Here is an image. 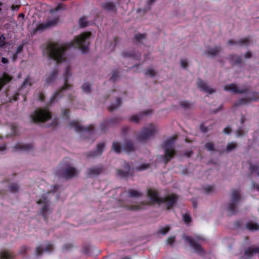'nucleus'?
Returning <instances> with one entry per match:
<instances>
[{"label":"nucleus","mask_w":259,"mask_h":259,"mask_svg":"<svg viewBox=\"0 0 259 259\" xmlns=\"http://www.w3.org/2000/svg\"><path fill=\"white\" fill-rule=\"evenodd\" d=\"M73 245L71 243H66L63 246V250H70L72 247Z\"/></svg>","instance_id":"bf43d9fd"},{"label":"nucleus","mask_w":259,"mask_h":259,"mask_svg":"<svg viewBox=\"0 0 259 259\" xmlns=\"http://www.w3.org/2000/svg\"><path fill=\"white\" fill-rule=\"evenodd\" d=\"M43 251H44V249L42 248L41 246H38L36 248L35 252H36V255L39 256V255H40L41 254V253H42Z\"/></svg>","instance_id":"13d9d810"},{"label":"nucleus","mask_w":259,"mask_h":259,"mask_svg":"<svg viewBox=\"0 0 259 259\" xmlns=\"http://www.w3.org/2000/svg\"><path fill=\"white\" fill-rule=\"evenodd\" d=\"M15 256L16 255L7 250H4L0 252V259H14Z\"/></svg>","instance_id":"c756f323"},{"label":"nucleus","mask_w":259,"mask_h":259,"mask_svg":"<svg viewBox=\"0 0 259 259\" xmlns=\"http://www.w3.org/2000/svg\"><path fill=\"white\" fill-rule=\"evenodd\" d=\"M69 126L71 128H74L76 132H82L83 134L90 136L94 133L95 127L93 125L91 124L86 127H83L78 124L77 121H73L69 123Z\"/></svg>","instance_id":"6e6552de"},{"label":"nucleus","mask_w":259,"mask_h":259,"mask_svg":"<svg viewBox=\"0 0 259 259\" xmlns=\"http://www.w3.org/2000/svg\"><path fill=\"white\" fill-rule=\"evenodd\" d=\"M237 147V143L234 142H231L227 144L225 151L226 152L229 153L235 150Z\"/></svg>","instance_id":"72a5a7b5"},{"label":"nucleus","mask_w":259,"mask_h":259,"mask_svg":"<svg viewBox=\"0 0 259 259\" xmlns=\"http://www.w3.org/2000/svg\"><path fill=\"white\" fill-rule=\"evenodd\" d=\"M121 105V98L120 97H115V103H112L108 107V110L110 112H112Z\"/></svg>","instance_id":"c85d7f7f"},{"label":"nucleus","mask_w":259,"mask_h":259,"mask_svg":"<svg viewBox=\"0 0 259 259\" xmlns=\"http://www.w3.org/2000/svg\"><path fill=\"white\" fill-rule=\"evenodd\" d=\"M150 167V164L149 163H142L140 165L137 166L135 168V169L137 171H143L146 169L149 168Z\"/></svg>","instance_id":"79ce46f5"},{"label":"nucleus","mask_w":259,"mask_h":259,"mask_svg":"<svg viewBox=\"0 0 259 259\" xmlns=\"http://www.w3.org/2000/svg\"><path fill=\"white\" fill-rule=\"evenodd\" d=\"M204 147L209 151H214L215 150L214 144L211 142H206L205 144Z\"/></svg>","instance_id":"58836bf2"},{"label":"nucleus","mask_w":259,"mask_h":259,"mask_svg":"<svg viewBox=\"0 0 259 259\" xmlns=\"http://www.w3.org/2000/svg\"><path fill=\"white\" fill-rule=\"evenodd\" d=\"M23 44H21L20 45L17 49V50H16V54H19L21 52H22V51H23Z\"/></svg>","instance_id":"774afa93"},{"label":"nucleus","mask_w":259,"mask_h":259,"mask_svg":"<svg viewBox=\"0 0 259 259\" xmlns=\"http://www.w3.org/2000/svg\"><path fill=\"white\" fill-rule=\"evenodd\" d=\"M222 50L221 46H215L213 48H209L205 52V54L208 56H215L217 55Z\"/></svg>","instance_id":"b1692460"},{"label":"nucleus","mask_w":259,"mask_h":259,"mask_svg":"<svg viewBox=\"0 0 259 259\" xmlns=\"http://www.w3.org/2000/svg\"><path fill=\"white\" fill-rule=\"evenodd\" d=\"M30 249L29 247L23 245L21 247L20 250L19 251V254H25L27 253V252Z\"/></svg>","instance_id":"09e8293b"},{"label":"nucleus","mask_w":259,"mask_h":259,"mask_svg":"<svg viewBox=\"0 0 259 259\" xmlns=\"http://www.w3.org/2000/svg\"><path fill=\"white\" fill-rule=\"evenodd\" d=\"M197 84L198 87L204 92L211 94L215 92L213 89L210 88L207 84L201 79H198Z\"/></svg>","instance_id":"6ab92c4d"},{"label":"nucleus","mask_w":259,"mask_h":259,"mask_svg":"<svg viewBox=\"0 0 259 259\" xmlns=\"http://www.w3.org/2000/svg\"><path fill=\"white\" fill-rule=\"evenodd\" d=\"M92 36L90 31L84 32L80 35L63 45L58 42H49L41 46L43 54L48 59H53L57 63H61L65 60V53L68 48H77L81 50L83 53H86L89 49V39Z\"/></svg>","instance_id":"f257e3e1"},{"label":"nucleus","mask_w":259,"mask_h":259,"mask_svg":"<svg viewBox=\"0 0 259 259\" xmlns=\"http://www.w3.org/2000/svg\"><path fill=\"white\" fill-rule=\"evenodd\" d=\"M53 249V246L51 244H48L45 247L44 250L45 251H51Z\"/></svg>","instance_id":"e2e57ef3"},{"label":"nucleus","mask_w":259,"mask_h":259,"mask_svg":"<svg viewBox=\"0 0 259 259\" xmlns=\"http://www.w3.org/2000/svg\"><path fill=\"white\" fill-rule=\"evenodd\" d=\"M12 80V77L6 73H4L2 77L0 78V90L3 87Z\"/></svg>","instance_id":"cd10ccee"},{"label":"nucleus","mask_w":259,"mask_h":259,"mask_svg":"<svg viewBox=\"0 0 259 259\" xmlns=\"http://www.w3.org/2000/svg\"><path fill=\"white\" fill-rule=\"evenodd\" d=\"M9 190L11 193H17L19 190V186L17 184L12 183L10 185Z\"/></svg>","instance_id":"a19ab883"},{"label":"nucleus","mask_w":259,"mask_h":259,"mask_svg":"<svg viewBox=\"0 0 259 259\" xmlns=\"http://www.w3.org/2000/svg\"><path fill=\"white\" fill-rule=\"evenodd\" d=\"M6 37L4 34L0 36V47H3L6 45Z\"/></svg>","instance_id":"6e6d98bb"},{"label":"nucleus","mask_w":259,"mask_h":259,"mask_svg":"<svg viewBox=\"0 0 259 259\" xmlns=\"http://www.w3.org/2000/svg\"><path fill=\"white\" fill-rule=\"evenodd\" d=\"M102 7L106 11L113 12L116 13L117 12V8L116 5L113 2L108 1L103 3L101 5Z\"/></svg>","instance_id":"412c9836"},{"label":"nucleus","mask_w":259,"mask_h":259,"mask_svg":"<svg viewBox=\"0 0 259 259\" xmlns=\"http://www.w3.org/2000/svg\"><path fill=\"white\" fill-rule=\"evenodd\" d=\"M121 55L124 58H130L133 59L138 60L140 57L141 54L139 52L132 49L131 51L122 52Z\"/></svg>","instance_id":"aec40b11"},{"label":"nucleus","mask_w":259,"mask_h":259,"mask_svg":"<svg viewBox=\"0 0 259 259\" xmlns=\"http://www.w3.org/2000/svg\"><path fill=\"white\" fill-rule=\"evenodd\" d=\"M128 195L131 197H138L141 196V193L137 190L130 189L128 191Z\"/></svg>","instance_id":"ea45409f"},{"label":"nucleus","mask_w":259,"mask_h":259,"mask_svg":"<svg viewBox=\"0 0 259 259\" xmlns=\"http://www.w3.org/2000/svg\"><path fill=\"white\" fill-rule=\"evenodd\" d=\"M77 174V171L74 167L68 165L67 167L59 169L57 172L58 176L62 177L65 179H69L75 176Z\"/></svg>","instance_id":"9b49d317"},{"label":"nucleus","mask_w":259,"mask_h":259,"mask_svg":"<svg viewBox=\"0 0 259 259\" xmlns=\"http://www.w3.org/2000/svg\"><path fill=\"white\" fill-rule=\"evenodd\" d=\"M232 131V129L230 127V126H227L226 127H225L224 130H223V132L225 133V134H230L231 133Z\"/></svg>","instance_id":"69168bd1"},{"label":"nucleus","mask_w":259,"mask_h":259,"mask_svg":"<svg viewBox=\"0 0 259 259\" xmlns=\"http://www.w3.org/2000/svg\"><path fill=\"white\" fill-rule=\"evenodd\" d=\"M87 18L85 16L81 17L79 20V25L81 28H84L88 26Z\"/></svg>","instance_id":"4c0bfd02"},{"label":"nucleus","mask_w":259,"mask_h":259,"mask_svg":"<svg viewBox=\"0 0 259 259\" xmlns=\"http://www.w3.org/2000/svg\"><path fill=\"white\" fill-rule=\"evenodd\" d=\"M36 202L38 204H43V206L40 210V213L43 216L44 220L47 221L48 214L51 212L49 208L50 200L48 198L46 194H44Z\"/></svg>","instance_id":"0eeeda50"},{"label":"nucleus","mask_w":259,"mask_h":259,"mask_svg":"<svg viewBox=\"0 0 259 259\" xmlns=\"http://www.w3.org/2000/svg\"><path fill=\"white\" fill-rule=\"evenodd\" d=\"M240 199V192L235 189L233 190L231 195V202L229 203L228 207V209L230 213L229 215H231L236 214L237 205Z\"/></svg>","instance_id":"1a4fd4ad"},{"label":"nucleus","mask_w":259,"mask_h":259,"mask_svg":"<svg viewBox=\"0 0 259 259\" xmlns=\"http://www.w3.org/2000/svg\"><path fill=\"white\" fill-rule=\"evenodd\" d=\"M250 37L247 36L245 38L240 39L239 40L235 41L232 39L228 40V43L230 45H239L240 46H248L250 43Z\"/></svg>","instance_id":"dca6fc26"},{"label":"nucleus","mask_w":259,"mask_h":259,"mask_svg":"<svg viewBox=\"0 0 259 259\" xmlns=\"http://www.w3.org/2000/svg\"><path fill=\"white\" fill-rule=\"evenodd\" d=\"M69 109H64L62 111V116L63 117H66V118L68 119L69 118Z\"/></svg>","instance_id":"5fc2aeb1"},{"label":"nucleus","mask_w":259,"mask_h":259,"mask_svg":"<svg viewBox=\"0 0 259 259\" xmlns=\"http://www.w3.org/2000/svg\"><path fill=\"white\" fill-rule=\"evenodd\" d=\"M200 129L201 131L204 133L207 132L209 130L208 127L205 126L203 124H200Z\"/></svg>","instance_id":"052dcab7"},{"label":"nucleus","mask_w":259,"mask_h":259,"mask_svg":"<svg viewBox=\"0 0 259 259\" xmlns=\"http://www.w3.org/2000/svg\"><path fill=\"white\" fill-rule=\"evenodd\" d=\"M203 190L207 194H209L213 191V187L212 186H207L203 188Z\"/></svg>","instance_id":"603ef678"},{"label":"nucleus","mask_w":259,"mask_h":259,"mask_svg":"<svg viewBox=\"0 0 259 259\" xmlns=\"http://www.w3.org/2000/svg\"><path fill=\"white\" fill-rule=\"evenodd\" d=\"M71 75V67L68 65L66 67L64 73V84L63 87L53 94L49 102L47 103V106H50L52 104L59 101V100L64 96V93L66 91L71 88V85L68 83L69 78Z\"/></svg>","instance_id":"7ed1b4c3"},{"label":"nucleus","mask_w":259,"mask_h":259,"mask_svg":"<svg viewBox=\"0 0 259 259\" xmlns=\"http://www.w3.org/2000/svg\"><path fill=\"white\" fill-rule=\"evenodd\" d=\"M65 5H64L62 3H59L57 5V6L56 7L55 9H52L51 10V12L55 13L59 10L65 9L66 8H65Z\"/></svg>","instance_id":"c03bdc74"},{"label":"nucleus","mask_w":259,"mask_h":259,"mask_svg":"<svg viewBox=\"0 0 259 259\" xmlns=\"http://www.w3.org/2000/svg\"><path fill=\"white\" fill-rule=\"evenodd\" d=\"M27 85L31 86L32 85V83L30 81V79L29 76L27 77L25 80H24L23 82L22 83L21 88L23 89L26 87Z\"/></svg>","instance_id":"49530a36"},{"label":"nucleus","mask_w":259,"mask_h":259,"mask_svg":"<svg viewBox=\"0 0 259 259\" xmlns=\"http://www.w3.org/2000/svg\"><path fill=\"white\" fill-rule=\"evenodd\" d=\"M56 23V21L55 20H49L45 23H39L36 26L35 31H44L51 27L52 26L55 25Z\"/></svg>","instance_id":"2eb2a0df"},{"label":"nucleus","mask_w":259,"mask_h":259,"mask_svg":"<svg viewBox=\"0 0 259 259\" xmlns=\"http://www.w3.org/2000/svg\"><path fill=\"white\" fill-rule=\"evenodd\" d=\"M246 228L250 231H255L259 230V225L255 223L249 222L246 224Z\"/></svg>","instance_id":"473e14b6"},{"label":"nucleus","mask_w":259,"mask_h":259,"mask_svg":"<svg viewBox=\"0 0 259 259\" xmlns=\"http://www.w3.org/2000/svg\"><path fill=\"white\" fill-rule=\"evenodd\" d=\"M45 99V95L42 92L39 93L38 100L41 102H43Z\"/></svg>","instance_id":"338daca9"},{"label":"nucleus","mask_w":259,"mask_h":259,"mask_svg":"<svg viewBox=\"0 0 259 259\" xmlns=\"http://www.w3.org/2000/svg\"><path fill=\"white\" fill-rule=\"evenodd\" d=\"M103 170L102 165L96 166L88 169V175L90 177L98 176L103 172Z\"/></svg>","instance_id":"f3484780"},{"label":"nucleus","mask_w":259,"mask_h":259,"mask_svg":"<svg viewBox=\"0 0 259 259\" xmlns=\"http://www.w3.org/2000/svg\"><path fill=\"white\" fill-rule=\"evenodd\" d=\"M180 105L185 110L191 109L193 106V105L191 103L187 101H181L180 102Z\"/></svg>","instance_id":"f704fd0d"},{"label":"nucleus","mask_w":259,"mask_h":259,"mask_svg":"<svg viewBox=\"0 0 259 259\" xmlns=\"http://www.w3.org/2000/svg\"><path fill=\"white\" fill-rule=\"evenodd\" d=\"M124 168L125 170H122L121 169H117V175L118 176L122 178H127L129 175V171L130 170V165L126 162H124Z\"/></svg>","instance_id":"4be33fe9"},{"label":"nucleus","mask_w":259,"mask_h":259,"mask_svg":"<svg viewBox=\"0 0 259 259\" xmlns=\"http://www.w3.org/2000/svg\"><path fill=\"white\" fill-rule=\"evenodd\" d=\"M146 38L145 34L138 33L135 35V39L139 43L141 42V40Z\"/></svg>","instance_id":"a18cd8bd"},{"label":"nucleus","mask_w":259,"mask_h":259,"mask_svg":"<svg viewBox=\"0 0 259 259\" xmlns=\"http://www.w3.org/2000/svg\"><path fill=\"white\" fill-rule=\"evenodd\" d=\"M104 147L105 143L104 142L99 143L97 146L96 149L94 151L90 152L88 155V156L96 157L97 156L101 155L103 152Z\"/></svg>","instance_id":"a211bd4d"},{"label":"nucleus","mask_w":259,"mask_h":259,"mask_svg":"<svg viewBox=\"0 0 259 259\" xmlns=\"http://www.w3.org/2000/svg\"><path fill=\"white\" fill-rule=\"evenodd\" d=\"M146 75H149L151 77H153L155 75L156 72L153 69H148L145 72Z\"/></svg>","instance_id":"3c124183"},{"label":"nucleus","mask_w":259,"mask_h":259,"mask_svg":"<svg viewBox=\"0 0 259 259\" xmlns=\"http://www.w3.org/2000/svg\"><path fill=\"white\" fill-rule=\"evenodd\" d=\"M259 100V94L257 92H251L248 94V98L240 99L237 102L235 103L234 106L235 107L242 105H245L250 101H257Z\"/></svg>","instance_id":"f8f14e48"},{"label":"nucleus","mask_w":259,"mask_h":259,"mask_svg":"<svg viewBox=\"0 0 259 259\" xmlns=\"http://www.w3.org/2000/svg\"><path fill=\"white\" fill-rule=\"evenodd\" d=\"M255 253H259V246L255 247H249L245 250L244 252L245 255L248 257H251Z\"/></svg>","instance_id":"7c9ffc66"},{"label":"nucleus","mask_w":259,"mask_h":259,"mask_svg":"<svg viewBox=\"0 0 259 259\" xmlns=\"http://www.w3.org/2000/svg\"><path fill=\"white\" fill-rule=\"evenodd\" d=\"M121 120V118L120 117H113L106 119L100 124V129L104 132L109 127L118 124Z\"/></svg>","instance_id":"ddd939ff"},{"label":"nucleus","mask_w":259,"mask_h":259,"mask_svg":"<svg viewBox=\"0 0 259 259\" xmlns=\"http://www.w3.org/2000/svg\"><path fill=\"white\" fill-rule=\"evenodd\" d=\"M249 170L251 174L256 172L257 176L259 177V166L249 163Z\"/></svg>","instance_id":"c9c22d12"},{"label":"nucleus","mask_w":259,"mask_h":259,"mask_svg":"<svg viewBox=\"0 0 259 259\" xmlns=\"http://www.w3.org/2000/svg\"><path fill=\"white\" fill-rule=\"evenodd\" d=\"M224 90L231 91V92L235 94H242L247 93L249 90L247 88L244 89H239L235 85V84L231 83L225 85L224 87Z\"/></svg>","instance_id":"4468645a"},{"label":"nucleus","mask_w":259,"mask_h":259,"mask_svg":"<svg viewBox=\"0 0 259 259\" xmlns=\"http://www.w3.org/2000/svg\"><path fill=\"white\" fill-rule=\"evenodd\" d=\"M31 118L34 123L44 122L51 118V114L47 109L39 108L31 115Z\"/></svg>","instance_id":"423d86ee"},{"label":"nucleus","mask_w":259,"mask_h":259,"mask_svg":"<svg viewBox=\"0 0 259 259\" xmlns=\"http://www.w3.org/2000/svg\"><path fill=\"white\" fill-rule=\"evenodd\" d=\"M82 89L83 92L87 94L90 93L91 86L88 82H84L82 85Z\"/></svg>","instance_id":"37998d69"},{"label":"nucleus","mask_w":259,"mask_h":259,"mask_svg":"<svg viewBox=\"0 0 259 259\" xmlns=\"http://www.w3.org/2000/svg\"><path fill=\"white\" fill-rule=\"evenodd\" d=\"M170 230V227L169 226H166L165 227L161 228L159 231L158 233H160L162 235L166 234Z\"/></svg>","instance_id":"8fccbe9b"},{"label":"nucleus","mask_w":259,"mask_h":259,"mask_svg":"<svg viewBox=\"0 0 259 259\" xmlns=\"http://www.w3.org/2000/svg\"><path fill=\"white\" fill-rule=\"evenodd\" d=\"M185 242H188L190 245L195 250V252L200 255H202L204 252L202 246L197 242L201 239L200 237H197L196 240H194L191 237L187 235L184 236Z\"/></svg>","instance_id":"9d476101"},{"label":"nucleus","mask_w":259,"mask_h":259,"mask_svg":"<svg viewBox=\"0 0 259 259\" xmlns=\"http://www.w3.org/2000/svg\"><path fill=\"white\" fill-rule=\"evenodd\" d=\"M183 220L186 224H188L191 222L192 219L190 215L184 214L183 215Z\"/></svg>","instance_id":"864d4df0"},{"label":"nucleus","mask_w":259,"mask_h":259,"mask_svg":"<svg viewBox=\"0 0 259 259\" xmlns=\"http://www.w3.org/2000/svg\"><path fill=\"white\" fill-rule=\"evenodd\" d=\"M112 149L117 153H119L121 151V146L118 142H114L112 147Z\"/></svg>","instance_id":"e433bc0d"},{"label":"nucleus","mask_w":259,"mask_h":259,"mask_svg":"<svg viewBox=\"0 0 259 259\" xmlns=\"http://www.w3.org/2000/svg\"><path fill=\"white\" fill-rule=\"evenodd\" d=\"M181 65L183 68H186L188 66V62L186 60L183 59L181 61Z\"/></svg>","instance_id":"0e129e2a"},{"label":"nucleus","mask_w":259,"mask_h":259,"mask_svg":"<svg viewBox=\"0 0 259 259\" xmlns=\"http://www.w3.org/2000/svg\"><path fill=\"white\" fill-rule=\"evenodd\" d=\"M177 138V136H174L166 140L163 144L162 147L164 150V161L165 164H166L176 155L177 153L174 148V145Z\"/></svg>","instance_id":"20e7f679"},{"label":"nucleus","mask_w":259,"mask_h":259,"mask_svg":"<svg viewBox=\"0 0 259 259\" xmlns=\"http://www.w3.org/2000/svg\"><path fill=\"white\" fill-rule=\"evenodd\" d=\"M247 132H245L243 129L241 128H239L237 131V136L238 137L239 136H244Z\"/></svg>","instance_id":"4d7b16f0"},{"label":"nucleus","mask_w":259,"mask_h":259,"mask_svg":"<svg viewBox=\"0 0 259 259\" xmlns=\"http://www.w3.org/2000/svg\"><path fill=\"white\" fill-rule=\"evenodd\" d=\"M157 131L155 124L151 123L147 126L144 127L141 132L137 135V139L140 142H146L153 137Z\"/></svg>","instance_id":"39448f33"},{"label":"nucleus","mask_w":259,"mask_h":259,"mask_svg":"<svg viewBox=\"0 0 259 259\" xmlns=\"http://www.w3.org/2000/svg\"><path fill=\"white\" fill-rule=\"evenodd\" d=\"M175 236H171L167 238L166 242L167 244L172 245L175 241Z\"/></svg>","instance_id":"680f3d73"},{"label":"nucleus","mask_w":259,"mask_h":259,"mask_svg":"<svg viewBox=\"0 0 259 259\" xmlns=\"http://www.w3.org/2000/svg\"><path fill=\"white\" fill-rule=\"evenodd\" d=\"M228 59L233 65H239L242 63H244L241 56L236 55L235 54H230Z\"/></svg>","instance_id":"a878e982"},{"label":"nucleus","mask_w":259,"mask_h":259,"mask_svg":"<svg viewBox=\"0 0 259 259\" xmlns=\"http://www.w3.org/2000/svg\"><path fill=\"white\" fill-rule=\"evenodd\" d=\"M118 77V71L117 70H114L112 72L111 77H110V80L113 81V82H115Z\"/></svg>","instance_id":"de8ad7c7"},{"label":"nucleus","mask_w":259,"mask_h":259,"mask_svg":"<svg viewBox=\"0 0 259 259\" xmlns=\"http://www.w3.org/2000/svg\"><path fill=\"white\" fill-rule=\"evenodd\" d=\"M123 150L126 152H132L134 151L135 147L133 143L131 141L125 142L123 146Z\"/></svg>","instance_id":"2f4dec72"},{"label":"nucleus","mask_w":259,"mask_h":259,"mask_svg":"<svg viewBox=\"0 0 259 259\" xmlns=\"http://www.w3.org/2000/svg\"><path fill=\"white\" fill-rule=\"evenodd\" d=\"M151 110H147L144 111H142L140 112L138 115H134L132 116L130 118V120L136 123H138L143 116L148 115L151 113Z\"/></svg>","instance_id":"393cba45"},{"label":"nucleus","mask_w":259,"mask_h":259,"mask_svg":"<svg viewBox=\"0 0 259 259\" xmlns=\"http://www.w3.org/2000/svg\"><path fill=\"white\" fill-rule=\"evenodd\" d=\"M59 73V71L58 69L55 68L51 72V73L48 75V76L46 79V82L47 85H49L53 81H54L58 75Z\"/></svg>","instance_id":"bb28decb"},{"label":"nucleus","mask_w":259,"mask_h":259,"mask_svg":"<svg viewBox=\"0 0 259 259\" xmlns=\"http://www.w3.org/2000/svg\"><path fill=\"white\" fill-rule=\"evenodd\" d=\"M148 196L153 203L161 204L166 203V209H170L176 204L178 197L175 194H171L163 198L158 196V193L152 189H149L147 192Z\"/></svg>","instance_id":"f03ea898"},{"label":"nucleus","mask_w":259,"mask_h":259,"mask_svg":"<svg viewBox=\"0 0 259 259\" xmlns=\"http://www.w3.org/2000/svg\"><path fill=\"white\" fill-rule=\"evenodd\" d=\"M33 146L31 144H25L21 143H17L14 147V151L20 150L22 151H29L32 149Z\"/></svg>","instance_id":"5701e85b"}]
</instances>
